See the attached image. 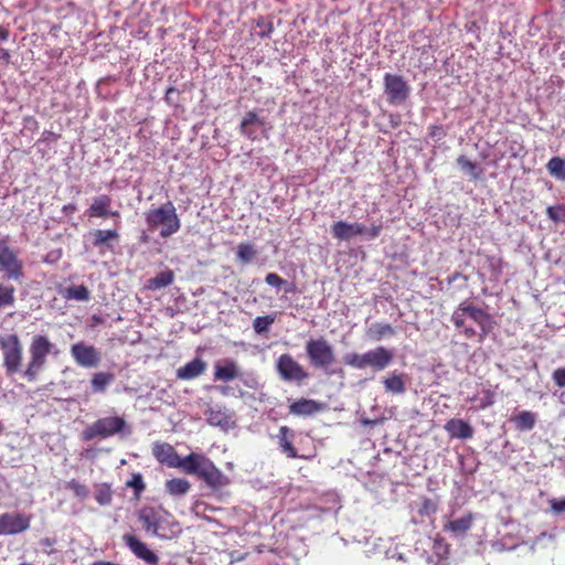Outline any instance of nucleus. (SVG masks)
Listing matches in <instances>:
<instances>
[{
  "label": "nucleus",
  "instance_id": "obj_1",
  "mask_svg": "<svg viewBox=\"0 0 565 565\" xmlns=\"http://www.w3.org/2000/svg\"><path fill=\"white\" fill-rule=\"evenodd\" d=\"M152 455L161 463L180 468L188 475L198 476L212 488H221L228 483L227 477L203 454L191 452L184 458H180L170 444L156 443L152 447Z\"/></svg>",
  "mask_w": 565,
  "mask_h": 565
},
{
  "label": "nucleus",
  "instance_id": "obj_2",
  "mask_svg": "<svg viewBox=\"0 0 565 565\" xmlns=\"http://www.w3.org/2000/svg\"><path fill=\"white\" fill-rule=\"evenodd\" d=\"M450 321L467 340L482 343L495 327L493 316L470 300L461 301L452 311Z\"/></svg>",
  "mask_w": 565,
  "mask_h": 565
},
{
  "label": "nucleus",
  "instance_id": "obj_3",
  "mask_svg": "<svg viewBox=\"0 0 565 565\" xmlns=\"http://www.w3.org/2000/svg\"><path fill=\"white\" fill-rule=\"evenodd\" d=\"M145 220L150 231L159 230L160 237L168 238L181 228V220L171 201H167L158 207L149 209L145 213Z\"/></svg>",
  "mask_w": 565,
  "mask_h": 565
},
{
  "label": "nucleus",
  "instance_id": "obj_4",
  "mask_svg": "<svg viewBox=\"0 0 565 565\" xmlns=\"http://www.w3.org/2000/svg\"><path fill=\"white\" fill-rule=\"evenodd\" d=\"M54 344L46 335L36 334L32 338L29 353L30 359L22 372L23 377L29 382H34L39 373L46 364L47 356L52 353Z\"/></svg>",
  "mask_w": 565,
  "mask_h": 565
},
{
  "label": "nucleus",
  "instance_id": "obj_5",
  "mask_svg": "<svg viewBox=\"0 0 565 565\" xmlns=\"http://www.w3.org/2000/svg\"><path fill=\"white\" fill-rule=\"evenodd\" d=\"M0 350L2 352V367L7 376L11 377L22 373L23 344L17 333L0 335Z\"/></svg>",
  "mask_w": 565,
  "mask_h": 565
},
{
  "label": "nucleus",
  "instance_id": "obj_6",
  "mask_svg": "<svg viewBox=\"0 0 565 565\" xmlns=\"http://www.w3.org/2000/svg\"><path fill=\"white\" fill-rule=\"evenodd\" d=\"M343 360L347 365L353 369L362 370L371 366L375 371H382L392 363L393 352L384 347H377L374 350H370L363 354H345Z\"/></svg>",
  "mask_w": 565,
  "mask_h": 565
},
{
  "label": "nucleus",
  "instance_id": "obj_7",
  "mask_svg": "<svg viewBox=\"0 0 565 565\" xmlns=\"http://www.w3.org/2000/svg\"><path fill=\"white\" fill-rule=\"evenodd\" d=\"M0 273L9 280L21 281L24 278V263L18 249L12 247L9 237H0Z\"/></svg>",
  "mask_w": 565,
  "mask_h": 565
},
{
  "label": "nucleus",
  "instance_id": "obj_8",
  "mask_svg": "<svg viewBox=\"0 0 565 565\" xmlns=\"http://www.w3.org/2000/svg\"><path fill=\"white\" fill-rule=\"evenodd\" d=\"M306 354L315 369L322 370L327 373L329 367L335 362L333 348L324 338L310 339L307 341Z\"/></svg>",
  "mask_w": 565,
  "mask_h": 565
},
{
  "label": "nucleus",
  "instance_id": "obj_9",
  "mask_svg": "<svg viewBox=\"0 0 565 565\" xmlns=\"http://www.w3.org/2000/svg\"><path fill=\"white\" fill-rule=\"evenodd\" d=\"M127 428L124 417L109 416L102 417L87 426L82 434L83 440H93L95 438L106 439L116 434L122 433Z\"/></svg>",
  "mask_w": 565,
  "mask_h": 565
},
{
  "label": "nucleus",
  "instance_id": "obj_10",
  "mask_svg": "<svg viewBox=\"0 0 565 565\" xmlns=\"http://www.w3.org/2000/svg\"><path fill=\"white\" fill-rule=\"evenodd\" d=\"M276 370L280 379L287 382H302L309 374L303 366L289 353L281 354L276 362Z\"/></svg>",
  "mask_w": 565,
  "mask_h": 565
},
{
  "label": "nucleus",
  "instance_id": "obj_11",
  "mask_svg": "<svg viewBox=\"0 0 565 565\" xmlns=\"http://www.w3.org/2000/svg\"><path fill=\"white\" fill-rule=\"evenodd\" d=\"M31 515L20 512L0 514V535H17L25 532L31 525Z\"/></svg>",
  "mask_w": 565,
  "mask_h": 565
},
{
  "label": "nucleus",
  "instance_id": "obj_12",
  "mask_svg": "<svg viewBox=\"0 0 565 565\" xmlns=\"http://www.w3.org/2000/svg\"><path fill=\"white\" fill-rule=\"evenodd\" d=\"M384 92L393 105L404 103L409 96V87L404 78L391 73L384 75Z\"/></svg>",
  "mask_w": 565,
  "mask_h": 565
},
{
  "label": "nucleus",
  "instance_id": "obj_13",
  "mask_svg": "<svg viewBox=\"0 0 565 565\" xmlns=\"http://www.w3.org/2000/svg\"><path fill=\"white\" fill-rule=\"evenodd\" d=\"M71 355L76 364L83 367H96L102 360L99 351L84 342L74 343L71 347Z\"/></svg>",
  "mask_w": 565,
  "mask_h": 565
},
{
  "label": "nucleus",
  "instance_id": "obj_14",
  "mask_svg": "<svg viewBox=\"0 0 565 565\" xmlns=\"http://www.w3.org/2000/svg\"><path fill=\"white\" fill-rule=\"evenodd\" d=\"M113 199L108 194L95 196L92 204L86 210V215L90 218H106L111 217L115 221L120 218L119 211L111 210Z\"/></svg>",
  "mask_w": 565,
  "mask_h": 565
},
{
  "label": "nucleus",
  "instance_id": "obj_15",
  "mask_svg": "<svg viewBox=\"0 0 565 565\" xmlns=\"http://www.w3.org/2000/svg\"><path fill=\"white\" fill-rule=\"evenodd\" d=\"M124 542L129 547V550L140 559L145 561L149 565H158L159 557L154 552L148 548V546L138 540L132 534H125L122 536Z\"/></svg>",
  "mask_w": 565,
  "mask_h": 565
},
{
  "label": "nucleus",
  "instance_id": "obj_16",
  "mask_svg": "<svg viewBox=\"0 0 565 565\" xmlns=\"http://www.w3.org/2000/svg\"><path fill=\"white\" fill-rule=\"evenodd\" d=\"M332 236L339 241H349L354 236L364 235L366 226L361 223L338 221L331 226Z\"/></svg>",
  "mask_w": 565,
  "mask_h": 565
},
{
  "label": "nucleus",
  "instance_id": "obj_17",
  "mask_svg": "<svg viewBox=\"0 0 565 565\" xmlns=\"http://www.w3.org/2000/svg\"><path fill=\"white\" fill-rule=\"evenodd\" d=\"M239 376V366L232 359H225L214 365V381L231 382Z\"/></svg>",
  "mask_w": 565,
  "mask_h": 565
},
{
  "label": "nucleus",
  "instance_id": "obj_18",
  "mask_svg": "<svg viewBox=\"0 0 565 565\" xmlns=\"http://www.w3.org/2000/svg\"><path fill=\"white\" fill-rule=\"evenodd\" d=\"M276 438H277L278 446H279L281 452L285 454L288 458L308 459V457H306V456L298 455L297 449L295 448L294 443H292V440L295 438V433L289 427L281 426L279 428V431H278Z\"/></svg>",
  "mask_w": 565,
  "mask_h": 565
},
{
  "label": "nucleus",
  "instance_id": "obj_19",
  "mask_svg": "<svg viewBox=\"0 0 565 565\" xmlns=\"http://www.w3.org/2000/svg\"><path fill=\"white\" fill-rule=\"evenodd\" d=\"M89 236L92 239V245L96 248L106 247L108 249H113L111 242H118L120 238L119 232L117 228L111 230H102L96 228L89 232Z\"/></svg>",
  "mask_w": 565,
  "mask_h": 565
},
{
  "label": "nucleus",
  "instance_id": "obj_20",
  "mask_svg": "<svg viewBox=\"0 0 565 565\" xmlns=\"http://www.w3.org/2000/svg\"><path fill=\"white\" fill-rule=\"evenodd\" d=\"M444 428L450 438L470 439L473 437L475 433L472 426L468 422L458 418L447 420Z\"/></svg>",
  "mask_w": 565,
  "mask_h": 565
},
{
  "label": "nucleus",
  "instance_id": "obj_21",
  "mask_svg": "<svg viewBox=\"0 0 565 565\" xmlns=\"http://www.w3.org/2000/svg\"><path fill=\"white\" fill-rule=\"evenodd\" d=\"M207 364L201 358L188 362L185 365L179 367L175 372L177 379L182 381H191L199 377L206 371Z\"/></svg>",
  "mask_w": 565,
  "mask_h": 565
},
{
  "label": "nucleus",
  "instance_id": "obj_22",
  "mask_svg": "<svg viewBox=\"0 0 565 565\" xmlns=\"http://www.w3.org/2000/svg\"><path fill=\"white\" fill-rule=\"evenodd\" d=\"M264 119L259 118L257 113L250 110L246 113L239 125V132L242 136L254 141L257 139V130L255 127H263Z\"/></svg>",
  "mask_w": 565,
  "mask_h": 565
},
{
  "label": "nucleus",
  "instance_id": "obj_23",
  "mask_svg": "<svg viewBox=\"0 0 565 565\" xmlns=\"http://www.w3.org/2000/svg\"><path fill=\"white\" fill-rule=\"evenodd\" d=\"M324 408L322 403L315 399L300 398L289 405V413L296 416H310Z\"/></svg>",
  "mask_w": 565,
  "mask_h": 565
},
{
  "label": "nucleus",
  "instance_id": "obj_24",
  "mask_svg": "<svg viewBox=\"0 0 565 565\" xmlns=\"http://www.w3.org/2000/svg\"><path fill=\"white\" fill-rule=\"evenodd\" d=\"M138 519L142 523V526L146 532H150L153 535H158L161 523V516L154 508H142L138 513Z\"/></svg>",
  "mask_w": 565,
  "mask_h": 565
},
{
  "label": "nucleus",
  "instance_id": "obj_25",
  "mask_svg": "<svg viewBox=\"0 0 565 565\" xmlns=\"http://www.w3.org/2000/svg\"><path fill=\"white\" fill-rule=\"evenodd\" d=\"M509 422L512 423L514 428L520 433L530 431L537 423V414L531 411H520L514 413Z\"/></svg>",
  "mask_w": 565,
  "mask_h": 565
},
{
  "label": "nucleus",
  "instance_id": "obj_26",
  "mask_svg": "<svg viewBox=\"0 0 565 565\" xmlns=\"http://www.w3.org/2000/svg\"><path fill=\"white\" fill-rule=\"evenodd\" d=\"M475 516L472 513L449 521L445 524L444 530L451 532L454 535H465L472 526Z\"/></svg>",
  "mask_w": 565,
  "mask_h": 565
},
{
  "label": "nucleus",
  "instance_id": "obj_27",
  "mask_svg": "<svg viewBox=\"0 0 565 565\" xmlns=\"http://www.w3.org/2000/svg\"><path fill=\"white\" fill-rule=\"evenodd\" d=\"M174 280V273L167 268L158 273L153 278H150L146 282V288L149 290H159L171 285Z\"/></svg>",
  "mask_w": 565,
  "mask_h": 565
},
{
  "label": "nucleus",
  "instance_id": "obj_28",
  "mask_svg": "<svg viewBox=\"0 0 565 565\" xmlns=\"http://www.w3.org/2000/svg\"><path fill=\"white\" fill-rule=\"evenodd\" d=\"M365 333L369 339L380 341L384 338L393 337L395 334V329L390 323L376 322L370 326Z\"/></svg>",
  "mask_w": 565,
  "mask_h": 565
},
{
  "label": "nucleus",
  "instance_id": "obj_29",
  "mask_svg": "<svg viewBox=\"0 0 565 565\" xmlns=\"http://www.w3.org/2000/svg\"><path fill=\"white\" fill-rule=\"evenodd\" d=\"M206 422L212 426L226 427L230 423V416L224 408H209L205 411Z\"/></svg>",
  "mask_w": 565,
  "mask_h": 565
},
{
  "label": "nucleus",
  "instance_id": "obj_30",
  "mask_svg": "<svg viewBox=\"0 0 565 565\" xmlns=\"http://www.w3.org/2000/svg\"><path fill=\"white\" fill-rule=\"evenodd\" d=\"M164 487L171 495H184L189 492L191 484L186 479L173 478L167 480Z\"/></svg>",
  "mask_w": 565,
  "mask_h": 565
},
{
  "label": "nucleus",
  "instance_id": "obj_31",
  "mask_svg": "<svg viewBox=\"0 0 565 565\" xmlns=\"http://www.w3.org/2000/svg\"><path fill=\"white\" fill-rule=\"evenodd\" d=\"M114 381V374L108 372L95 373L90 380L94 393H104L107 386Z\"/></svg>",
  "mask_w": 565,
  "mask_h": 565
},
{
  "label": "nucleus",
  "instance_id": "obj_32",
  "mask_svg": "<svg viewBox=\"0 0 565 565\" xmlns=\"http://www.w3.org/2000/svg\"><path fill=\"white\" fill-rule=\"evenodd\" d=\"M386 392L402 394L406 391V385L402 374L392 373L383 381Z\"/></svg>",
  "mask_w": 565,
  "mask_h": 565
},
{
  "label": "nucleus",
  "instance_id": "obj_33",
  "mask_svg": "<svg viewBox=\"0 0 565 565\" xmlns=\"http://www.w3.org/2000/svg\"><path fill=\"white\" fill-rule=\"evenodd\" d=\"M114 491L109 483H98L95 486V500L99 505H110Z\"/></svg>",
  "mask_w": 565,
  "mask_h": 565
},
{
  "label": "nucleus",
  "instance_id": "obj_34",
  "mask_svg": "<svg viewBox=\"0 0 565 565\" xmlns=\"http://www.w3.org/2000/svg\"><path fill=\"white\" fill-rule=\"evenodd\" d=\"M456 162L461 168V170L469 174L473 180H478L481 178L482 170L476 162H472L466 156H459Z\"/></svg>",
  "mask_w": 565,
  "mask_h": 565
},
{
  "label": "nucleus",
  "instance_id": "obj_35",
  "mask_svg": "<svg viewBox=\"0 0 565 565\" xmlns=\"http://www.w3.org/2000/svg\"><path fill=\"white\" fill-rule=\"evenodd\" d=\"M257 256V250L252 243H241L236 249V257L243 264L252 263Z\"/></svg>",
  "mask_w": 565,
  "mask_h": 565
},
{
  "label": "nucleus",
  "instance_id": "obj_36",
  "mask_svg": "<svg viewBox=\"0 0 565 565\" xmlns=\"http://www.w3.org/2000/svg\"><path fill=\"white\" fill-rule=\"evenodd\" d=\"M546 169L557 180H565V159L561 157L551 158L546 163Z\"/></svg>",
  "mask_w": 565,
  "mask_h": 565
},
{
  "label": "nucleus",
  "instance_id": "obj_37",
  "mask_svg": "<svg viewBox=\"0 0 565 565\" xmlns=\"http://www.w3.org/2000/svg\"><path fill=\"white\" fill-rule=\"evenodd\" d=\"M438 510V502L430 498H422L418 508L417 514L420 519L433 516Z\"/></svg>",
  "mask_w": 565,
  "mask_h": 565
},
{
  "label": "nucleus",
  "instance_id": "obj_38",
  "mask_svg": "<svg viewBox=\"0 0 565 565\" xmlns=\"http://www.w3.org/2000/svg\"><path fill=\"white\" fill-rule=\"evenodd\" d=\"M64 297L66 299H74L77 301H87L90 298V292L85 285H77L68 287L65 290Z\"/></svg>",
  "mask_w": 565,
  "mask_h": 565
},
{
  "label": "nucleus",
  "instance_id": "obj_39",
  "mask_svg": "<svg viewBox=\"0 0 565 565\" xmlns=\"http://www.w3.org/2000/svg\"><path fill=\"white\" fill-rule=\"evenodd\" d=\"M15 288L0 282V309L11 307L15 302Z\"/></svg>",
  "mask_w": 565,
  "mask_h": 565
},
{
  "label": "nucleus",
  "instance_id": "obj_40",
  "mask_svg": "<svg viewBox=\"0 0 565 565\" xmlns=\"http://www.w3.org/2000/svg\"><path fill=\"white\" fill-rule=\"evenodd\" d=\"M275 320L276 313L255 318L253 321L254 331L258 334L267 332Z\"/></svg>",
  "mask_w": 565,
  "mask_h": 565
},
{
  "label": "nucleus",
  "instance_id": "obj_41",
  "mask_svg": "<svg viewBox=\"0 0 565 565\" xmlns=\"http://www.w3.org/2000/svg\"><path fill=\"white\" fill-rule=\"evenodd\" d=\"M126 487L134 489L136 499H139L140 494L146 489V484L143 482L141 473H132L131 478L126 482Z\"/></svg>",
  "mask_w": 565,
  "mask_h": 565
},
{
  "label": "nucleus",
  "instance_id": "obj_42",
  "mask_svg": "<svg viewBox=\"0 0 565 565\" xmlns=\"http://www.w3.org/2000/svg\"><path fill=\"white\" fill-rule=\"evenodd\" d=\"M66 489L71 490L77 498L86 499L89 494V490L86 484L81 483L76 479H72L66 483Z\"/></svg>",
  "mask_w": 565,
  "mask_h": 565
},
{
  "label": "nucleus",
  "instance_id": "obj_43",
  "mask_svg": "<svg viewBox=\"0 0 565 565\" xmlns=\"http://www.w3.org/2000/svg\"><path fill=\"white\" fill-rule=\"evenodd\" d=\"M546 214L553 222L565 224V204L548 206Z\"/></svg>",
  "mask_w": 565,
  "mask_h": 565
},
{
  "label": "nucleus",
  "instance_id": "obj_44",
  "mask_svg": "<svg viewBox=\"0 0 565 565\" xmlns=\"http://www.w3.org/2000/svg\"><path fill=\"white\" fill-rule=\"evenodd\" d=\"M552 380L557 387H565V367H558L552 373ZM565 398V391L561 394Z\"/></svg>",
  "mask_w": 565,
  "mask_h": 565
},
{
  "label": "nucleus",
  "instance_id": "obj_45",
  "mask_svg": "<svg viewBox=\"0 0 565 565\" xmlns=\"http://www.w3.org/2000/svg\"><path fill=\"white\" fill-rule=\"evenodd\" d=\"M265 281L267 285L276 287V288H280L286 282V280L282 279L276 273H268L265 277Z\"/></svg>",
  "mask_w": 565,
  "mask_h": 565
},
{
  "label": "nucleus",
  "instance_id": "obj_46",
  "mask_svg": "<svg viewBox=\"0 0 565 565\" xmlns=\"http://www.w3.org/2000/svg\"><path fill=\"white\" fill-rule=\"evenodd\" d=\"M551 510L556 513H565V498L564 499H552L550 501Z\"/></svg>",
  "mask_w": 565,
  "mask_h": 565
},
{
  "label": "nucleus",
  "instance_id": "obj_47",
  "mask_svg": "<svg viewBox=\"0 0 565 565\" xmlns=\"http://www.w3.org/2000/svg\"><path fill=\"white\" fill-rule=\"evenodd\" d=\"M429 137L440 140L446 136V132L441 126L433 125L428 128Z\"/></svg>",
  "mask_w": 565,
  "mask_h": 565
},
{
  "label": "nucleus",
  "instance_id": "obj_48",
  "mask_svg": "<svg viewBox=\"0 0 565 565\" xmlns=\"http://www.w3.org/2000/svg\"><path fill=\"white\" fill-rule=\"evenodd\" d=\"M257 25L262 28V31L258 33V35L260 38H268L271 34V32L274 31L273 23L265 24L263 22L262 23L258 22Z\"/></svg>",
  "mask_w": 565,
  "mask_h": 565
},
{
  "label": "nucleus",
  "instance_id": "obj_49",
  "mask_svg": "<svg viewBox=\"0 0 565 565\" xmlns=\"http://www.w3.org/2000/svg\"><path fill=\"white\" fill-rule=\"evenodd\" d=\"M382 228V224L372 225L370 228L366 227V233L364 235H367L370 238H376L381 235Z\"/></svg>",
  "mask_w": 565,
  "mask_h": 565
},
{
  "label": "nucleus",
  "instance_id": "obj_50",
  "mask_svg": "<svg viewBox=\"0 0 565 565\" xmlns=\"http://www.w3.org/2000/svg\"><path fill=\"white\" fill-rule=\"evenodd\" d=\"M488 260H489L490 266H491V268L493 270H497L498 273L501 271L502 266H501V259L500 258H495V257L491 256V257H488Z\"/></svg>",
  "mask_w": 565,
  "mask_h": 565
},
{
  "label": "nucleus",
  "instance_id": "obj_51",
  "mask_svg": "<svg viewBox=\"0 0 565 565\" xmlns=\"http://www.w3.org/2000/svg\"><path fill=\"white\" fill-rule=\"evenodd\" d=\"M77 211V207L74 203H68L62 207V212L65 215H72Z\"/></svg>",
  "mask_w": 565,
  "mask_h": 565
},
{
  "label": "nucleus",
  "instance_id": "obj_52",
  "mask_svg": "<svg viewBox=\"0 0 565 565\" xmlns=\"http://www.w3.org/2000/svg\"><path fill=\"white\" fill-rule=\"evenodd\" d=\"M0 60H2L6 64H9L11 61V55L8 50L0 49Z\"/></svg>",
  "mask_w": 565,
  "mask_h": 565
},
{
  "label": "nucleus",
  "instance_id": "obj_53",
  "mask_svg": "<svg viewBox=\"0 0 565 565\" xmlns=\"http://www.w3.org/2000/svg\"><path fill=\"white\" fill-rule=\"evenodd\" d=\"M9 29L4 25H0V41H7L9 39Z\"/></svg>",
  "mask_w": 565,
  "mask_h": 565
},
{
  "label": "nucleus",
  "instance_id": "obj_54",
  "mask_svg": "<svg viewBox=\"0 0 565 565\" xmlns=\"http://www.w3.org/2000/svg\"><path fill=\"white\" fill-rule=\"evenodd\" d=\"M177 93V89L174 87H169L166 92V102L168 104H171V100H172V94Z\"/></svg>",
  "mask_w": 565,
  "mask_h": 565
},
{
  "label": "nucleus",
  "instance_id": "obj_55",
  "mask_svg": "<svg viewBox=\"0 0 565 565\" xmlns=\"http://www.w3.org/2000/svg\"><path fill=\"white\" fill-rule=\"evenodd\" d=\"M460 277H461L460 273H454L451 276L448 277V284L455 282Z\"/></svg>",
  "mask_w": 565,
  "mask_h": 565
},
{
  "label": "nucleus",
  "instance_id": "obj_56",
  "mask_svg": "<svg viewBox=\"0 0 565 565\" xmlns=\"http://www.w3.org/2000/svg\"><path fill=\"white\" fill-rule=\"evenodd\" d=\"M492 404H493V399H492V397L490 396L488 399H484V402L481 404V407H482V408H486V407H488V406H490V405H492Z\"/></svg>",
  "mask_w": 565,
  "mask_h": 565
},
{
  "label": "nucleus",
  "instance_id": "obj_57",
  "mask_svg": "<svg viewBox=\"0 0 565 565\" xmlns=\"http://www.w3.org/2000/svg\"><path fill=\"white\" fill-rule=\"evenodd\" d=\"M291 291H294V289H292V288H288V289H286V292H291Z\"/></svg>",
  "mask_w": 565,
  "mask_h": 565
},
{
  "label": "nucleus",
  "instance_id": "obj_58",
  "mask_svg": "<svg viewBox=\"0 0 565 565\" xmlns=\"http://www.w3.org/2000/svg\"><path fill=\"white\" fill-rule=\"evenodd\" d=\"M94 320H95V322H99L100 321V319H98L96 317H94Z\"/></svg>",
  "mask_w": 565,
  "mask_h": 565
},
{
  "label": "nucleus",
  "instance_id": "obj_59",
  "mask_svg": "<svg viewBox=\"0 0 565 565\" xmlns=\"http://www.w3.org/2000/svg\"><path fill=\"white\" fill-rule=\"evenodd\" d=\"M20 565H31V564H29V563H22V564H20Z\"/></svg>",
  "mask_w": 565,
  "mask_h": 565
}]
</instances>
